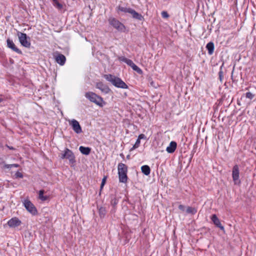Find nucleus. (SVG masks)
I'll return each instance as SVG.
<instances>
[{
	"label": "nucleus",
	"instance_id": "29",
	"mask_svg": "<svg viewBox=\"0 0 256 256\" xmlns=\"http://www.w3.org/2000/svg\"><path fill=\"white\" fill-rule=\"evenodd\" d=\"M162 16L164 18H168L169 17L168 14L166 11H163L162 12Z\"/></svg>",
	"mask_w": 256,
	"mask_h": 256
},
{
	"label": "nucleus",
	"instance_id": "32",
	"mask_svg": "<svg viewBox=\"0 0 256 256\" xmlns=\"http://www.w3.org/2000/svg\"><path fill=\"white\" fill-rule=\"evenodd\" d=\"M118 59L126 63V60H128V58H127L124 56H121V57H120L118 58Z\"/></svg>",
	"mask_w": 256,
	"mask_h": 256
},
{
	"label": "nucleus",
	"instance_id": "25",
	"mask_svg": "<svg viewBox=\"0 0 256 256\" xmlns=\"http://www.w3.org/2000/svg\"><path fill=\"white\" fill-rule=\"evenodd\" d=\"M140 140H139L137 139L136 143L133 146L130 148V150L132 151V150L138 148L140 146Z\"/></svg>",
	"mask_w": 256,
	"mask_h": 256
},
{
	"label": "nucleus",
	"instance_id": "10",
	"mask_svg": "<svg viewBox=\"0 0 256 256\" xmlns=\"http://www.w3.org/2000/svg\"><path fill=\"white\" fill-rule=\"evenodd\" d=\"M69 124L76 134H78L82 132V128L76 120L73 119L69 120Z\"/></svg>",
	"mask_w": 256,
	"mask_h": 256
},
{
	"label": "nucleus",
	"instance_id": "37",
	"mask_svg": "<svg viewBox=\"0 0 256 256\" xmlns=\"http://www.w3.org/2000/svg\"><path fill=\"white\" fill-rule=\"evenodd\" d=\"M2 102V99L0 98V102Z\"/></svg>",
	"mask_w": 256,
	"mask_h": 256
},
{
	"label": "nucleus",
	"instance_id": "11",
	"mask_svg": "<svg viewBox=\"0 0 256 256\" xmlns=\"http://www.w3.org/2000/svg\"><path fill=\"white\" fill-rule=\"evenodd\" d=\"M7 224L10 228H14L20 226L22 224V222L18 218L14 217L8 222Z\"/></svg>",
	"mask_w": 256,
	"mask_h": 256
},
{
	"label": "nucleus",
	"instance_id": "31",
	"mask_svg": "<svg viewBox=\"0 0 256 256\" xmlns=\"http://www.w3.org/2000/svg\"><path fill=\"white\" fill-rule=\"evenodd\" d=\"M106 177H104L102 180V183H101V186H100V188H102V187L104 186L105 184V183H106Z\"/></svg>",
	"mask_w": 256,
	"mask_h": 256
},
{
	"label": "nucleus",
	"instance_id": "23",
	"mask_svg": "<svg viewBox=\"0 0 256 256\" xmlns=\"http://www.w3.org/2000/svg\"><path fill=\"white\" fill-rule=\"evenodd\" d=\"M44 191L43 190H40L39 192V198L42 201L46 200L48 198L46 196H44Z\"/></svg>",
	"mask_w": 256,
	"mask_h": 256
},
{
	"label": "nucleus",
	"instance_id": "28",
	"mask_svg": "<svg viewBox=\"0 0 256 256\" xmlns=\"http://www.w3.org/2000/svg\"><path fill=\"white\" fill-rule=\"evenodd\" d=\"M14 176H15L16 178H23V175H22V173L20 172H17L16 173Z\"/></svg>",
	"mask_w": 256,
	"mask_h": 256
},
{
	"label": "nucleus",
	"instance_id": "14",
	"mask_svg": "<svg viewBox=\"0 0 256 256\" xmlns=\"http://www.w3.org/2000/svg\"><path fill=\"white\" fill-rule=\"evenodd\" d=\"M176 142L174 141H172L168 146L166 148V151L169 154H172L176 150Z\"/></svg>",
	"mask_w": 256,
	"mask_h": 256
},
{
	"label": "nucleus",
	"instance_id": "30",
	"mask_svg": "<svg viewBox=\"0 0 256 256\" xmlns=\"http://www.w3.org/2000/svg\"><path fill=\"white\" fill-rule=\"evenodd\" d=\"M126 63L128 65L130 66V67L134 64L132 60H130V59H128V60H126Z\"/></svg>",
	"mask_w": 256,
	"mask_h": 256
},
{
	"label": "nucleus",
	"instance_id": "4",
	"mask_svg": "<svg viewBox=\"0 0 256 256\" xmlns=\"http://www.w3.org/2000/svg\"><path fill=\"white\" fill-rule=\"evenodd\" d=\"M85 96L91 102H92L100 106H103L104 102L102 98L95 93L92 92H87L85 94Z\"/></svg>",
	"mask_w": 256,
	"mask_h": 256
},
{
	"label": "nucleus",
	"instance_id": "5",
	"mask_svg": "<svg viewBox=\"0 0 256 256\" xmlns=\"http://www.w3.org/2000/svg\"><path fill=\"white\" fill-rule=\"evenodd\" d=\"M108 21L109 24L118 30L122 32L124 30V26L116 18H110Z\"/></svg>",
	"mask_w": 256,
	"mask_h": 256
},
{
	"label": "nucleus",
	"instance_id": "20",
	"mask_svg": "<svg viewBox=\"0 0 256 256\" xmlns=\"http://www.w3.org/2000/svg\"><path fill=\"white\" fill-rule=\"evenodd\" d=\"M186 212L188 214H194L197 212V210L195 208L188 206L186 210Z\"/></svg>",
	"mask_w": 256,
	"mask_h": 256
},
{
	"label": "nucleus",
	"instance_id": "36",
	"mask_svg": "<svg viewBox=\"0 0 256 256\" xmlns=\"http://www.w3.org/2000/svg\"><path fill=\"white\" fill-rule=\"evenodd\" d=\"M114 204H116V200H114Z\"/></svg>",
	"mask_w": 256,
	"mask_h": 256
},
{
	"label": "nucleus",
	"instance_id": "22",
	"mask_svg": "<svg viewBox=\"0 0 256 256\" xmlns=\"http://www.w3.org/2000/svg\"><path fill=\"white\" fill-rule=\"evenodd\" d=\"M131 68L133 70H135L139 74H142V70L134 64L131 66Z\"/></svg>",
	"mask_w": 256,
	"mask_h": 256
},
{
	"label": "nucleus",
	"instance_id": "35",
	"mask_svg": "<svg viewBox=\"0 0 256 256\" xmlns=\"http://www.w3.org/2000/svg\"><path fill=\"white\" fill-rule=\"evenodd\" d=\"M221 74H222V72H219L220 78V79H221V78H222V76H221Z\"/></svg>",
	"mask_w": 256,
	"mask_h": 256
},
{
	"label": "nucleus",
	"instance_id": "18",
	"mask_svg": "<svg viewBox=\"0 0 256 256\" xmlns=\"http://www.w3.org/2000/svg\"><path fill=\"white\" fill-rule=\"evenodd\" d=\"M79 150L80 152L83 154L88 155L90 154L91 149L88 147H84L83 146H80L79 148Z\"/></svg>",
	"mask_w": 256,
	"mask_h": 256
},
{
	"label": "nucleus",
	"instance_id": "7",
	"mask_svg": "<svg viewBox=\"0 0 256 256\" xmlns=\"http://www.w3.org/2000/svg\"><path fill=\"white\" fill-rule=\"evenodd\" d=\"M18 36L20 42L22 46L26 48H29L30 46V42L28 40V38L26 34L18 32Z\"/></svg>",
	"mask_w": 256,
	"mask_h": 256
},
{
	"label": "nucleus",
	"instance_id": "24",
	"mask_svg": "<svg viewBox=\"0 0 256 256\" xmlns=\"http://www.w3.org/2000/svg\"><path fill=\"white\" fill-rule=\"evenodd\" d=\"M54 2V6L58 9H62V6L57 0H52Z\"/></svg>",
	"mask_w": 256,
	"mask_h": 256
},
{
	"label": "nucleus",
	"instance_id": "27",
	"mask_svg": "<svg viewBox=\"0 0 256 256\" xmlns=\"http://www.w3.org/2000/svg\"><path fill=\"white\" fill-rule=\"evenodd\" d=\"M246 98H247L250 100H252L254 97V95L250 92H246Z\"/></svg>",
	"mask_w": 256,
	"mask_h": 256
},
{
	"label": "nucleus",
	"instance_id": "21",
	"mask_svg": "<svg viewBox=\"0 0 256 256\" xmlns=\"http://www.w3.org/2000/svg\"><path fill=\"white\" fill-rule=\"evenodd\" d=\"M98 212L101 218H104L105 216L106 212V208L104 207H100L99 208Z\"/></svg>",
	"mask_w": 256,
	"mask_h": 256
},
{
	"label": "nucleus",
	"instance_id": "2",
	"mask_svg": "<svg viewBox=\"0 0 256 256\" xmlns=\"http://www.w3.org/2000/svg\"><path fill=\"white\" fill-rule=\"evenodd\" d=\"M119 181L120 182L126 183L128 180V167L122 163H120L118 166Z\"/></svg>",
	"mask_w": 256,
	"mask_h": 256
},
{
	"label": "nucleus",
	"instance_id": "33",
	"mask_svg": "<svg viewBox=\"0 0 256 256\" xmlns=\"http://www.w3.org/2000/svg\"><path fill=\"white\" fill-rule=\"evenodd\" d=\"M178 208L182 212H184L186 210V207L182 204H180L178 206Z\"/></svg>",
	"mask_w": 256,
	"mask_h": 256
},
{
	"label": "nucleus",
	"instance_id": "26",
	"mask_svg": "<svg viewBox=\"0 0 256 256\" xmlns=\"http://www.w3.org/2000/svg\"><path fill=\"white\" fill-rule=\"evenodd\" d=\"M19 166H20L18 164H6L4 166V168H10L12 167L18 168V167H19Z\"/></svg>",
	"mask_w": 256,
	"mask_h": 256
},
{
	"label": "nucleus",
	"instance_id": "19",
	"mask_svg": "<svg viewBox=\"0 0 256 256\" xmlns=\"http://www.w3.org/2000/svg\"><path fill=\"white\" fill-rule=\"evenodd\" d=\"M141 170L142 172L146 176L149 175L150 172V168L147 165L142 166L141 167Z\"/></svg>",
	"mask_w": 256,
	"mask_h": 256
},
{
	"label": "nucleus",
	"instance_id": "3",
	"mask_svg": "<svg viewBox=\"0 0 256 256\" xmlns=\"http://www.w3.org/2000/svg\"><path fill=\"white\" fill-rule=\"evenodd\" d=\"M116 10L118 12H122L124 13L130 14L133 18L139 20H143L144 19V17L140 14H138L134 10L130 8L124 7L119 6L116 8Z\"/></svg>",
	"mask_w": 256,
	"mask_h": 256
},
{
	"label": "nucleus",
	"instance_id": "15",
	"mask_svg": "<svg viewBox=\"0 0 256 256\" xmlns=\"http://www.w3.org/2000/svg\"><path fill=\"white\" fill-rule=\"evenodd\" d=\"M212 220L214 224L222 230H224V227L222 225L220 220L218 218L216 214H213L212 216Z\"/></svg>",
	"mask_w": 256,
	"mask_h": 256
},
{
	"label": "nucleus",
	"instance_id": "6",
	"mask_svg": "<svg viewBox=\"0 0 256 256\" xmlns=\"http://www.w3.org/2000/svg\"><path fill=\"white\" fill-rule=\"evenodd\" d=\"M22 202L24 208L30 213L32 215L37 214L38 212L36 207L30 200H24Z\"/></svg>",
	"mask_w": 256,
	"mask_h": 256
},
{
	"label": "nucleus",
	"instance_id": "9",
	"mask_svg": "<svg viewBox=\"0 0 256 256\" xmlns=\"http://www.w3.org/2000/svg\"><path fill=\"white\" fill-rule=\"evenodd\" d=\"M239 168L238 165H235L232 168V176L235 184H238L240 182L239 180Z\"/></svg>",
	"mask_w": 256,
	"mask_h": 256
},
{
	"label": "nucleus",
	"instance_id": "12",
	"mask_svg": "<svg viewBox=\"0 0 256 256\" xmlns=\"http://www.w3.org/2000/svg\"><path fill=\"white\" fill-rule=\"evenodd\" d=\"M96 88L100 90L104 94H108L110 91V89L108 87L102 82L96 83Z\"/></svg>",
	"mask_w": 256,
	"mask_h": 256
},
{
	"label": "nucleus",
	"instance_id": "8",
	"mask_svg": "<svg viewBox=\"0 0 256 256\" xmlns=\"http://www.w3.org/2000/svg\"><path fill=\"white\" fill-rule=\"evenodd\" d=\"M61 158L62 159H68L70 162L72 164H73L75 162V156L72 151L68 148H66L64 150V152L62 155Z\"/></svg>",
	"mask_w": 256,
	"mask_h": 256
},
{
	"label": "nucleus",
	"instance_id": "16",
	"mask_svg": "<svg viewBox=\"0 0 256 256\" xmlns=\"http://www.w3.org/2000/svg\"><path fill=\"white\" fill-rule=\"evenodd\" d=\"M55 59L56 62L60 66H63L65 64L66 60L65 56L60 54L56 56Z\"/></svg>",
	"mask_w": 256,
	"mask_h": 256
},
{
	"label": "nucleus",
	"instance_id": "34",
	"mask_svg": "<svg viewBox=\"0 0 256 256\" xmlns=\"http://www.w3.org/2000/svg\"><path fill=\"white\" fill-rule=\"evenodd\" d=\"M146 137H145V136L144 134H140L138 136V140H140L141 139H143V138H144Z\"/></svg>",
	"mask_w": 256,
	"mask_h": 256
},
{
	"label": "nucleus",
	"instance_id": "17",
	"mask_svg": "<svg viewBox=\"0 0 256 256\" xmlns=\"http://www.w3.org/2000/svg\"><path fill=\"white\" fill-rule=\"evenodd\" d=\"M206 48L208 50V53L210 55L212 54L214 51V44L212 42H209L206 46Z\"/></svg>",
	"mask_w": 256,
	"mask_h": 256
},
{
	"label": "nucleus",
	"instance_id": "13",
	"mask_svg": "<svg viewBox=\"0 0 256 256\" xmlns=\"http://www.w3.org/2000/svg\"><path fill=\"white\" fill-rule=\"evenodd\" d=\"M6 42L7 46L8 48H11L12 50L16 52L18 54H22L21 50L16 47L12 40H10V39L8 38L6 40Z\"/></svg>",
	"mask_w": 256,
	"mask_h": 256
},
{
	"label": "nucleus",
	"instance_id": "1",
	"mask_svg": "<svg viewBox=\"0 0 256 256\" xmlns=\"http://www.w3.org/2000/svg\"><path fill=\"white\" fill-rule=\"evenodd\" d=\"M104 78L108 81L110 82L116 87L126 89L128 88V86L120 78L116 77L112 74H104Z\"/></svg>",
	"mask_w": 256,
	"mask_h": 256
}]
</instances>
